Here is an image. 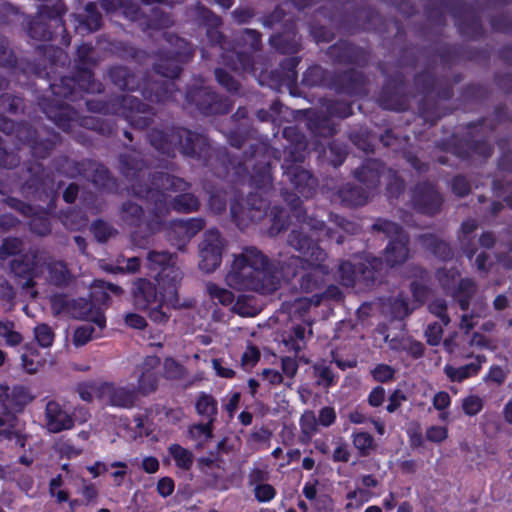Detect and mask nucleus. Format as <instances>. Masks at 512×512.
<instances>
[{
    "label": "nucleus",
    "mask_w": 512,
    "mask_h": 512,
    "mask_svg": "<svg viewBox=\"0 0 512 512\" xmlns=\"http://www.w3.org/2000/svg\"><path fill=\"white\" fill-rule=\"evenodd\" d=\"M143 168L144 162L139 152L130 151L121 155L120 169L122 174L132 182L131 193L147 201L149 219L146 225L151 233L160 230L171 209L185 213L198 209V199L190 193L181 194L169 200L167 192L185 191L188 188V183L182 178L157 172L149 177L148 182L142 183L145 178Z\"/></svg>",
    "instance_id": "obj_1"
},
{
    "label": "nucleus",
    "mask_w": 512,
    "mask_h": 512,
    "mask_svg": "<svg viewBox=\"0 0 512 512\" xmlns=\"http://www.w3.org/2000/svg\"><path fill=\"white\" fill-rule=\"evenodd\" d=\"M225 283L239 291H254L269 294L278 289L279 276L274 265L260 249L245 246L239 253L232 255Z\"/></svg>",
    "instance_id": "obj_2"
},
{
    "label": "nucleus",
    "mask_w": 512,
    "mask_h": 512,
    "mask_svg": "<svg viewBox=\"0 0 512 512\" xmlns=\"http://www.w3.org/2000/svg\"><path fill=\"white\" fill-rule=\"evenodd\" d=\"M283 135L291 142L285 150L286 155L282 164L284 175L298 194L309 198L316 190L317 181L308 170L300 165L305 159L307 146L305 137L296 127L284 128Z\"/></svg>",
    "instance_id": "obj_3"
},
{
    "label": "nucleus",
    "mask_w": 512,
    "mask_h": 512,
    "mask_svg": "<svg viewBox=\"0 0 512 512\" xmlns=\"http://www.w3.org/2000/svg\"><path fill=\"white\" fill-rule=\"evenodd\" d=\"M147 278H136L131 285L130 296L132 305L138 311L148 312L149 318L157 324H165L169 320L167 308L178 305V292L169 297L168 287L159 286Z\"/></svg>",
    "instance_id": "obj_4"
},
{
    "label": "nucleus",
    "mask_w": 512,
    "mask_h": 512,
    "mask_svg": "<svg viewBox=\"0 0 512 512\" xmlns=\"http://www.w3.org/2000/svg\"><path fill=\"white\" fill-rule=\"evenodd\" d=\"M293 208V215L301 223L299 230H292L287 238L290 247L303 255L301 259L308 258L318 246L308 235L307 231H312L317 240L324 238L333 239L335 232L331 228H326L325 223L313 217H307L299 197L292 196V199H286Z\"/></svg>",
    "instance_id": "obj_5"
},
{
    "label": "nucleus",
    "mask_w": 512,
    "mask_h": 512,
    "mask_svg": "<svg viewBox=\"0 0 512 512\" xmlns=\"http://www.w3.org/2000/svg\"><path fill=\"white\" fill-rule=\"evenodd\" d=\"M148 137L156 150L168 156H173L176 149L186 156L200 155L208 145L205 136L184 128L154 129Z\"/></svg>",
    "instance_id": "obj_6"
},
{
    "label": "nucleus",
    "mask_w": 512,
    "mask_h": 512,
    "mask_svg": "<svg viewBox=\"0 0 512 512\" xmlns=\"http://www.w3.org/2000/svg\"><path fill=\"white\" fill-rule=\"evenodd\" d=\"M326 260L327 253L322 248H316L308 258L290 257L289 262L283 263L281 268L284 277L287 278L296 276L295 268L299 266L307 270L299 282L301 290L309 293L318 290L323 285L325 276L330 273L331 268Z\"/></svg>",
    "instance_id": "obj_7"
},
{
    "label": "nucleus",
    "mask_w": 512,
    "mask_h": 512,
    "mask_svg": "<svg viewBox=\"0 0 512 512\" xmlns=\"http://www.w3.org/2000/svg\"><path fill=\"white\" fill-rule=\"evenodd\" d=\"M87 106L93 112L121 115L132 126L139 129L148 127L154 116L151 107L128 94L118 96L109 103L88 101Z\"/></svg>",
    "instance_id": "obj_8"
},
{
    "label": "nucleus",
    "mask_w": 512,
    "mask_h": 512,
    "mask_svg": "<svg viewBox=\"0 0 512 512\" xmlns=\"http://www.w3.org/2000/svg\"><path fill=\"white\" fill-rule=\"evenodd\" d=\"M110 78L121 90H136L142 89L144 97L151 101H166L173 97L175 84L169 80H145L143 84H140L138 77L130 72L125 67H114L110 70Z\"/></svg>",
    "instance_id": "obj_9"
},
{
    "label": "nucleus",
    "mask_w": 512,
    "mask_h": 512,
    "mask_svg": "<svg viewBox=\"0 0 512 512\" xmlns=\"http://www.w3.org/2000/svg\"><path fill=\"white\" fill-rule=\"evenodd\" d=\"M146 260L148 268L157 272L155 280L158 286H167L170 298L176 295L183 279V272L178 265V255L165 250H151L147 253Z\"/></svg>",
    "instance_id": "obj_10"
},
{
    "label": "nucleus",
    "mask_w": 512,
    "mask_h": 512,
    "mask_svg": "<svg viewBox=\"0 0 512 512\" xmlns=\"http://www.w3.org/2000/svg\"><path fill=\"white\" fill-rule=\"evenodd\" d=\"M166 41L172 46L165 48L158 56L154 69L157 75L172 81L180 73V63L187 61L193 55L192 47L175 35L164 34Z\"/></svg>",
    "instance_id": "obj_11"
},
{
    "label": "nucleus",
    "mask_w": 512,
    "mask_h": 512,
    "mask_svg": "<svg viewBox=\"0 0 512 512\" xmlns=\"http://www.w3.org/2000/svg\"><path fill=\"white\" fill-rule=\"evenodd\" d=\"M376 231L387 235L390 239L383 253L386 264L390 267L402 265L409 258V237L396 223L378 219L372 226Z\"/></svg>",
    "instance_id": "obj_12"
},
{
    "label": "nucleus",
    "mask_w": 512,
    "mask_h": 512,
    "mask_svg": "<svg viewBox=\"0 0 512 512\" xmlns=\"http://www.w3.org/2000/svg\"><path fill=\"white\" fill-rule=\"evenodd\" d=\"M226 241L217 229L207 230L199 243V268L205 273L214 272L221 264Z\"/></svg>",
    "instance_id": "obj_13"
},
{
    "label": "nucleus",
    "mask_w": 512,
    "mask_h": 512,
    "mask_svg": "<svg viewBox=\"0 0 512 512\" xmlns=\"http://www.w3.org/2000/svg\"><path fill=\"white\" fill-rule=\"evenodd\" d=\"M351 113V107L348 103L330 101L327 103L325 111H321V114H317L315 117L309 119L308 127L316 135L328 137L335 133V126L325 114L346 118L351 115Z\"/></svg>",
    "instance_id": "obj_14"
},
{
    "label": "nucleus",
    "mask_w": 512,
    "mask_h": 512,
    "mask_svg": "<svg viewBox=\"0 0 512 512\" xmlns=\"http://www.w3.org/2000/svg\"><path fill=\"white\" fill-rule=\"evenodd\" d=\"M33 268L45 265L49 281L56 286H66L72 281V273L68 269L66 262L48 257L45 252L34 250L31 251Z\"/></svg>",
    "instance_id": "obj_15"
},
{
    "label": "nucleus",
    "mask_w": 512,
    "mask_h": 512,
    "mask_svg": "<svg viewBox=\"0 0 512 512\" xmlns=\"http://www.w3.org/2000/svg\"><path fill=\"white\" fill-rule=\"evenodd\" d=\"M203 219L173 220L170 223L169 241L181 252H185L188 242L204 228Z\"/></svg>",
    "instance_id": "obj_16"
},
{
    "label": "nucleus",
    "mask_w": 512,
    "mask_h": 512,
    "mask_svg": "<svg viewBox=\"0 0 512 512\" xmlns=\"http://www.w3.org/2000/svg\"><path fill=\"white\" fill-rule=\"evenodd\" d=\"M137 391L134 387L117 385L114 382H103L102 402L106 405L130 409L137 402Z\"/></svg>",
    "instance_id": "obj_17"
},
{
    "label": "nucleus",
    "mask_w": 512,
    "mask_h": 512,
    "mask_svg": "<svg viewBox=\"0 0 512 512\" xmlns=\"http://www.w3.org/2000/svg\"><path fill=\"white\" fill-rule=\"evenodd\" d=\"M186 98L189 102L194 103L203 114H223L229 111V105L205 87L188 91Z\"/></svg>",
    "instance_id": "obj_18"
},
{
    "label": "nucleus",
    "mask_w": 512,
    "mask_h": 512,
    "mask_svg": "<svg viewBox=\"0 0 512 512\" xmlns=\"http://www.w3.org/2000/svg\"><path fill=\"white\" fill-rule=\"evenodd\" d=\"M339 279L342 285L347 287L354 286L357 282L365 285L372 284L375 281V265L359 263L353 265L346 261L339 266Z\"/></svg>",
    "instance_id": "obj_19"
},
{
    "label": "nucleus",
    "mask_w": 512,
    "mask_h": 512,
    "mask_svg": "<svg viewBox=\"0 0 512 512\" xmlns=\"http://www.w3.org/2000/svg\"><path fill=\"white\" fill-rule=\"evenodd\" d=\"M414 207L420 212L433 215L440 211L442 197L429 183H423L416 186L413 197Z\"/></svg>",
    "instance_id": "obj_20"
},
{
    "label": "nucleus",
    "mask_w": 512,
    "mask_h": 512,
    "mask_svg": "<svg viewBox=\"0 0 512 512\" xmlns=\"http://www.w3.org/2000/svg\"><path fill=\"white\" fill-rule=\"evenodd\" d=\"M268 208L267 202L259 197L257 194H251L244 206H231V213L236 221L244 222L249 220L251 222L260 221L266 214Z\"/></svg>",
    "instance_id": "obj_21"
},
{
    "label": "nucleus",
    "mask_w": 512,
    "mask_h": 512,
    "mask_svg": "<svg viewBox=\"0 0 512 512\" xmlns=\"http://www.w3.org/2000/svg\"><path fill=\"white\" fill-rule=\"evenodd\" d=\"M70 316L75 319L91 321L100 329L105 327V317L99 307L85 298L72 299Z\"/></svg>",
    "instance_id": "obj_22"
},
{
    "label": "nucleus",
    "mask_w": 512,
    "mask_h": 512,
    "mask_svg": "<svg viewBox=\"0 0 512 512\" xmlns=\"http://www.w3.org/2000/svg\"><path fill=\"white\" fill-rule=\"evenodd\" d=\"M46 426L52 433H58L73 427L72 417L55 401H49L45 410Z\"/></svg>",
    "instance_id": "obj_23"
},
{
    "label": "nucleus",
    "mask_w": 512,
    "mask_h": 512,
    "mask_svg": "<svg viewBox=\"0 0 512 512\" xmlns=\"http://www.w3.org/2000/svg\"><path fill=\"white\" fill-rule=\"evenodd\" d=\"M192 17L199 23L209 26L207 37L212 44L223 45V35L217 30L221 21L202 5H196L191 11Z\"/></svg>",
    "instance_id": "obj_24"
},
{
    "label": "nucleus",
    "mask_w": 512,
    "mask_h": 512,
    "mask_svg": "<svg viewBox=\"0 0 512 512\" xmlns=\"http://www.w3.org/2000/svg\"><path fill=\"white\" fill-rule=\"evenodd\" d=\"M382 169L383 167L379 162L369 160L361 168L356 169L354 174L355 177L366 186L367 191H369L379 184L382 176H385Z\"/></svg>",
    "instance_id": "obj_25"
},
{
    "label": "nucleus",
    "mask_w": 512,
    "mask_h": 512,
    "mask_svg": "<svg viewBox=\"0 0 512 512\" xmlns=\"http://www.w3.org/2000/svg\"><path fill=\"white\" fill-rule=\"evenodd\" d=\"M370 192L362 187L346 184L338 191L341 203L347 206H362L367 203Z\"/></svg>",
    "instance_id": "obj_26"
},
{
    "label": "nucleus",
    "mask_w": 512,
    "mask_h": 512,
    "mask_svg": "<svg viewBox=\"0 0 512 512\" xmlns=\"http://www.w3.org/2000/svg\"><path fill=\"white\" fill-rule=\"evenodd\" d=\"M420 245L431 251L435 256L447 260L452 258L453 253L449 245L433 234H423L418 237Z\"/></svg>",
    "instance_id": "obj_27"
},
{
    "label": "nucleus",
    "mask_w": 512,
    "mask_h": 512,
    "mask_svg": "<svg viewBox=\"0 0 512 512\" xmlns=\"http://www.w3.org/2000/svg\"><path fill=\"white\" fill-rule=\"evenodd\" d=\"M485 360L484 356H477L476 361L461 367L446 366L445 373L451 381L461 382L478 373L481 363Z\"/></svg>",
    "instance_id": "obj_28"
},
{
    "label": "nucleus",
    "mask_w": 512,
    "mask_h": 512,
    "mask_svg": "<svg viewBox=\"0 0 512 512\" xmlns=\"http://www.w3.org/2000/svg\"><path fill=\"white\" fill-rule=\"evenodd\" d=\"M44 112L49 119L54 121L64 131H69L72 128L73 117L68 106L59 104L56 109L52 107L44 108Z\"/></svg>",
    "instance_id": "obj_29"
},
{
    "label": "nucleus",
    "mask_w": 512,
    "mask_h": 512,
    "mask_svg": "<svg viewBox=\"0 0 512 512\" xmlns=\"http://www.w3.org/2000/svg\"><path fill=\"white\" fill-rule=\"evenodd\" d=\"M103 382L100 380L82 382L77 385L76 391L85 402H92L94 398L102 401Z\"/></svg>",
    "instance_id": "obj_30"
},
{
    "label": "nucleus",
    "mask_w": 512,
    "mask_h": 512,
    "mask_svg": "<svg viewBox=\"0 0 512 512\" xmlns=\"http://www.w3.org/2000/svg\"><path fill=\"white\" fill-rule=\"evenodd\" d=\"M196 410L199 415L213 423L218 413L217 401L213 396L201 393L196 402Z\"/></svg>",
    "instance_id": "obj_31"
},
{
    "label": "nucleus",
    "mask_w": 512,
    "mask_h": 512,
    "mask_svg": "<svg viewBox=\"0 0 512 512\" xmlns=\"http://www.w3.org/2000/svg\"><path fill=\"white\" fill-rule=\"evenodd\" d=\"M121 219L130 226H140L144 221L143 208L131 201H127L121 206Z\"/></svg>",
    "instance_id": "obj_32"
},
{
    "label": "nucleus",
    "mask_w": 512,
    "mask_h": 512,
    "mask_svg": "<svg viewBox=\"0 0 512 512\" xmlns=\"http://www.w3.org/2000/svg\"><path fill=\"white\" fill-rule=\"evenodd\" d=\"M231 310L241 317H254L260 312V307L253 297L239 296Z\"/></svg>",
    "instance_id": "obj_33"
},
{
    "label": "nucleus",
    "mask_w": 512,
    "mask_h": 512,
    "mask_svg": "<svg viewBox=\"0 0 512 512\" xmlns=\"http://www.w3.org/2000/svg\"><path fill=\"white\" fill-rule=\"evenodd\" d=\"M128 0H103L102 7L106 11H116L117 9H123L125 17L136 20L139 17L140 11L136 4L129 3Z\"/></svg>",
    "instance_id": "obj_34"
},
{
    "label": "nucleus",
    "mask_w": 512,
    "mask_h": 512,
    "mask_svg": "<svg viewBox=\"0 0 512 512\" xmlns=\"http://www.w3.org/2000/svg\"><path fill=\"white\" fill-rule=\"evenodd\" d=\"M206 291L212 301L219 303L223 306L232 305L234 301V294L219 285L209 282L206 284Z\"/></svg>",
    "instance_id": "obj_35"
},
{
    "label": "nucleus",
    "mask_w": 512,
    "mask_h": 512,
    "mask_svg": "<svg viewBox=\"0 0 512 512\" xmlns=\"http://www.w3.org/2000/svg\"><path fill=\"white\" fill-rule=\"evenodd\" d=\"M169 452L179 468L183 470H189L191 468L193 455L188 449L178 444H173L169 447Z\"/></svg>",
    "instance_id": "obj_36"
},
{
    "label": "nucleus",
    "mask_w": 512,
    "mask_h": 512,
    "mask_svg": "<svg viewBox=\"0 0 512 512\" xmlns=\"http://www.w3.org/2000/svg\"><path fill=\"white\" fill-rule=\"evenodd\" d=\"M222 57L224 62L236 71H246L252 66L251 58L246 53L231 52L229 54H224Z\"/></svg>",
    "instance_id": "obj_37"
},
{
    "label": "nucleus",
    "mask_w": 512,
    "mask_h": 512,
    "mask_svg": "<svg viewBox=\"0 0 512 512\" xmlns=\"http://www.w3.org/2000/svg\"><path fill=\"white\" fill-rule=\"evenodd\" d=\"M158 376L155 372L142 371L138 379L137 395L147 396L156 391L158 387Z\"/></svg>",
    "instance_id": "obj_38"
},
{
    "label": "nucleus",
    "mask_w": 512,
    "mask_h": 512,
    "mask_svg": "<svg viewBox=\"0 0 512 512\" xmlns=\"http://www.w3.org/2000/svg\"><path fill=\"white\" fill-rule=\"evenodd\" d=\"M475 283L470 279H461L458 284V292L456 299L462 310H467L469 307V299L475 293Z\"/></svg>",
    "instance_id": "obj_39"
},
{
    "label": "nucleus",
    "mask_w": 512,
    "mask_h": 512,
    "mask_svg": "<svg viewBox=\"0 0 512 512\" xmlns=\"http://www.w3.org/2000/svg\"><path fill=\"white\" fill-rule=\"evenodd\" d=\"M0 337L9 346H17L23 341L22 335L15 330V324L10 320L0 321Z\"/></svg>",
    "instance_id": "obj_40"
},
{
    "label": "nucleus",
    "mask_w": 512,
    "mask_h": 512,
    "mask_svg": "<svg viewBox=\"0 0 512 512\" xmlns=\"http://www.w3.org/2000/svg\"><path fill=\"white\" fill-rule=\"evenodd\" d=\"M295 33H285L271 37L273 45L277 46L282 53H294L298 51V42L295 39Z\"/></svg>",
    "instance_id": "obj_41"
},
{
    "label": "nucleus",
    "mask_w": 512,
    "mask_h": 512,
    "mask_svg": "<svg viewBox=\"0 0 512 512\" xmlns=\"http://www.w3.org/2000/svg\"><path fill=\"white\" fill-rule=\"evenodd\" d=\"M29 35L31 38L48 41L53 38V32L50 30L48 24L40 17L34 20L29 27Z\"/></svg>",
    "instance_id": "obj_42"
},
{
    "label": "nucleus",
    "mask_w": 512,
    "mask_h": 512,
    "mask_svg": "<svg viewBox=\"0 0 512 512\" xmlns=\"http://www.w3.org/2000/svg\"><path fill=\"white\" fill-rule=\"evenodd\" d=\"M34 337L41 347L48 348L54 342L55 333L48 324L41 323L34 328Z\"/></svg>",
    "instance_id": "obj_43"
},
{
    "label": "nucleus",
    "mask_w": 512,
    "mask_h": 512,
    "mask_svg": "<svg viewBox=\"0 0 512 512\" xmlns=\"http://www.w3.org/2000/svg\"><path fill=\"white\" fill-rule=\"evenodd\" d=\"M270 217L272 225L269 229V234L274 236L280 233L286 227L287 214L284 209L275 206L270 210Z\"/></svg>",
    "instance_id": "obj_44"
},
{
    "label": "nucleus",
    "mask_w": 512,
    "mask_h": 512,
    "mask_svg": "<svg viewBox=\"0 0 512 512\" xmlns=\"http://www.w3.org/2000/svg\"><path fill=\"white\" fill-rule=\"evenodd\" d=\"M318 419L311 410L305 411L300 418L301 433L307 438H311L318 428Z\"/></svg>",
    "instance_id": "obj_45"
},
{
    "label": "nucleus",
    "mask_w": 512,
    "mask_h": 512,
    "mask_svg": "<svg viewBox=\"0 0 512 512\" xmlns=\"http://www.w3.org/2000/svg\"><path fill=\"white\" fill-rule=\"evenodd\" d=\"M386 309H389V313L397 319H402L409 315L410 310L408 307V303L405 298L401 295L392 298L389 300L388 304L385 306Z\"/></svg>",
    "instance_id": "obj_46"
},
{
    "label": "nucleus",
    "mask_w": 512,
    "mask_h": 512,
    "mask_svg": "<svg viewBox=\"0 0 512 512\" xmlns=\"http://www.w3.org/2000/svg\"><path fill=\"white\" fill-rule=\"evenodd\" d=\"M164 376L168 379L179 380L185 377V367L174 358H166L163 363Z\"/></svg>",
    "instance_id": "obj_47"
},
{
    "label": "nucleus",
    "mask_w": 512,
    "mask_h": 512,
    "mask_svg": "<svg viewBox=\"0 0 512 512\" xmlns=\"http://www.w3.org/2000/svg\"><path fill=\"white\" fill-rule=\"evenodd\" d=\"M353 445L362 456H367L374 448V439L367 432H359L353 436Z\"/></svg>",
    "instance_id": "obj_48"
},
{
    "label": "nucleus",
    "mask_w": 512,
    "mask_h": 512,
    "mask_svg": "<svg viewBox=\"0 0 512 512\" xmlns=\"http://www.w3.org/2000/svg\"><path fill=\"white\" fill-rule=\"evenodd\" d=\"M86 15L80 21L85 24L88 31H95L100 28L101 25V14L96 9V4L88 3L85 6Z\"/></svg>",
    "instance_id": "obj_49"
},
{
    "label": "nucleus",
    "mask_w": 512,
    "mask_h": 512,
    "mask_svg": "<svg viewBox=\"0 0 512 512\" xmlns=\"http://www.w3.org/2000/svg\"><path fill=\"white\" fill-rule=\"evenodd\" d=\"M251 182L260 189H266L271 186L272 177L268 164L261 165L251 176Z\"/></svg>",
    "instance_id": "obj_50"
},
{
    "label": "nucleus",
    "mask_w": 512,
    "mask_h": 512,
    "mask_svg": "<svg viewBox=\"0 0 512 512\" xmlns=\"http://www.w3.org/2000/svg\"><path fill=\"white\" fill-rule=\"evenodd\" d=\"M92 231L99 242H106L117 234V230L104 221L94 222Z\"/></svg>",
    "instance_id": "obj_51"
},
{
    "label": "nucleus",
    "mask_w": 512,
    "mask_h": 512,
    "mask_svg": "<svg viewBox=\"0 0 512 512\" xmlns=\"http://www.w3.org/2000/svg\"><path fill=\"white\" fill-rule=\"evenodd\" d=\"M314 376L317 378V385L328 388L334 384V374L331 368L324 365H315L313 367Z\"/></svg>",
    "instance_id": "obj_52"
},
{
    "label": "nucleus",
    "mask_w": 512,
    "mask_h": 512,
    "mask_svg": "<svg viewBox=\"0 0 512 512\" xmlns=\"http://www.w3.org/2000/svg\"><path fill=\"white\" fill-rule=\"evenodd\" d=\"M71 299L66 295L57 294L51 298V309L54 315L67 314L70 316Z\"/></svg>",
    "instance_id": "obj_53"
},
{
    "label": "nucleus",
    "mask_w": 512,
    "mask_h": 512,
    "mask_svg": "<svg viewBox=\"0 0 512 512\" xmlns=\"http://www.w3.org/2000/svg\"><path fill=\"white\" fill-rule=\"evenodd\" d=\"M87 177L99 188L107 187L110 181L109 172L103 166L93 165L91 173Z\"/></svg>",
    "instance_id": "obj_54"
},
{
    "label": "nucleus",
    "mask_w": 512,
    "mask_h": 512,
    "mask_svg": "<svg viewBox=\"0 0 512 512\" xmlns=\"http://www.w3.org/2000/svg\"><path fill=\"white\" fill-rule=\"evenodd\" d=\"M11 401L14 405L23 407L33 400L28 388L24 386H15L10 394Z\"/></svg>",
    "instance_id": "obj_55"
},
{
    "label": "nucleus",
    "mask_w": 512,
    "mask_h": 512,
    "mask_svg": "<svg viewBox=\"0 0 512 512\" xmlns=\"http://www.w3.org/2000/svg\"><path fill=\"white\" fill-rule=\"evenodd\" d=\"M95 328L91 324L78 327L73 335V344L77 347L83 346L92 339Z\"/></svg>",
    "instance_id": "obj_56"
},
{
    "label": "nucleus",
    "mask_w": 512,
    "mask_h": 512,
    "mask_svg": "<svg viewBox=\"0 0 512 512\" xmlns=\"http://www.w3.org/2000/svg\"><path fill=\"white\" fill-rule=\"evenodd\" d=\"M483 408V400L476 395H469L462 400V409L468 416L478 414Z\"/></svg>",
    "instance_id": "obj_57"
},
{
    "label": "nucleus",
    "mask_w": 512,
    "mask_h": 512,
    "mask_svg": "<svg viewBox=\"0 0 512 512\" xmlns=\"http://www.w3.org/2000/svg\"><path fill=\"white\" fill-rule=\"evenodd\" d=\"M17 425V418L14 414L7 412L0 416V435L11 438Z\"/></svg>",
    "instance_id": "obj_58"
},
{
    "label": "nucleus",
    "mask_w": 512,
    "mask_h": 512,
    "mask_svg": "<svg viewBox=\"0 0 512 512\" xmlns=\"http://www.w3.org/2000/svg\"><path fill=\"white\" fill-rule=\"evenodd\" d=\"M215 76L218 83L227 89L229 92H238L239 91V83L226 71L222 69L215 70Z\"/></svg>",
    "instance_id": "obj_59"
},
{
    "label": "nucleus",
    "mask_w": 512,
    "mask_h": 512,
    "mask_svg": "<svg viewBox=\"0 0 512 512\" xmlns=\"http://www.w3.org/2000/svg\"><path fill=\"white\" fill-rule=\"evenodd\" d=\"M212 424L213 423H210L209 421H207L206 423H199V424L192 425L189 428V435L193 439H200V438L203 437L205 440H209L213 436V434H212V430H213Z\"/></svg>",
    "instance_id": "obj_60"
},
{
    "label": "nucleus",
    "mask_w": 512,
    "mask_h": 512,
    "mask_svg": "<svg viewBox=\"0 0 512 512\" xmlns=\"http://www.w3.org/2000/svg\"><path fill=\"white\" fill-rule=\"evenodd\" d=\"M281 368L283 374L289 379L287 382H285V385L288 388H292L293 382L292 379L296 375L298 371V364L295 359L291 357H284L281 360Z\"/></svg>",
    "instance_id": "obj_61"
},
{
    "label": "nucleus",
    "mask_w": 512,
    "mask_h": 512,
    "mask_svg": "<svg viewBox=\"0 0 512 512\" xmlns=\"http://www.w3.org/2000/svg\"><path fill=\"white\" fill-rule=\"evenodd\" d=\"M429 310L431 313L436 315L441 319L444 325H448L450 323V318L446 313L447 305L446 302L442 299H435L429 304Z\"/></svg>",
    "instance_id": "obj_62"
},
{
    "label": "nucleus",
    "mask_w": 512,
    "mask_h": 512,
    "mask_svg": "<svg viewBox=\"0 0 512 512\" xmlns=\"http://www.w3.org/2000/svg\"><path fill=\"white\" fill-rule=\"evenodd\" d=\"M448 437V429L445 426L433 425L426 430V439L433 443H441Z\"/></svg>",
    "instance_id": "obj_63"
},
{
    "label": "nucleus",
    "mask_w": 512,
    "mask_h": 512,
    "mask_svg": "<svg viewBox=\"0 0 512 512\" xmlns=\"http://www.w3.org/2000/svg\"><path fill=\"white\" fill-rule=\"evenodd\" d=\"M78 84L82 89L88 92L94 93L100 91V84H96L93 81L91 72L86 68L81 72Z\"/></svg>",
    "instance_id": "obj_64"
}]
</instances>
